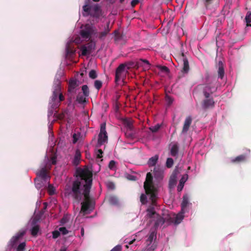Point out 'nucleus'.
<instances>
[{
  "mask_svg": "<svg viewBox=\"0 0 251 251\" xmlns=\"http://www.w3.org/2000/svg\"><path fill=\"white\" fill-rule=\"evenodd\" d=\"M77 179L72 183L69 195L77 203L81 202V212L86 213L94 209V202L90 196L92 186V173L88 168H77L75 172Z\"/></svg>",
  "mask_w": 251,
  "mask_h": 251,
  "instance_id": "f257e3e1",
  "label": "nucleus"
},
{
  "mask_svg": "<svg viewBox=\"0 0 251 251\" xmlns=\"http://www.w3.org/2000/svg\"><path fill=\"white\" fill-rule=\"evenodd\" d=\"M148 195H150V199L151 201V203L146 210V217L148 218H153V217L154 216V215L157 214L155 211V207L157 206L156 193H150Z\"/></svg>",
  "mask_w": 251,
  "mask_h": 251,
  "instance_id": "f03ea898",
  "label": "nucleus"
},
{
  "mask_svg": "<svg viewBox=\"0 0 251 251\" xmlns=\"http://www.w3.org/2000/svg\"><path fill=\"white\" fill-rule=\"evenodd\" d=\"M152 179L151 174L148 173L144 184V187L147 195H149L150 193H156V189L152 184Z\"/></svg>",
  "mask_w": 251,
  "mask_h": 251,
  "instance_id": "7ed1b4c3",
  "label": "nucleus"
},
{
  "mask_svg": "<svg viewBox=\"0 0 251 251\" xmlns=\"http://www.w3.org/2000/svg\"><path fill=\"white\" fill-rule=\"evenodd\" d=\"M200 87L205 98H208L210 95L217 90V88L210 83L201 85Z\"/></svg>",
  "mask_w": 251,
  "mask_h": 251,
  "instance_id": "20e7f679",
  "label": "nucleus"
},
{
  "mask_svg": "<svg viewBox=\"0 0 251 251\" xmlns=\"http://www.w3.org/2000/svg\"><path fill=\"white\" fill-rule=\"evenodd\" d=\"M108 139V136L106 131V125L103 123L100 126V132L98 136V144L100 146L105 143Z\"/></svg>",
  "mask_w": 251,
  "mask_h": 251,
  "instance_id": "39448f33",
  "label": "nucleus"
},
{
  "mask_svg": "<svg viewBox=\"0 0 251 251\" xmlns=\"http://www.w3.org/2000/svg\"><path fill=\"white\" fill-rule=\"evenodd\" d=\"M95 28L92 25L86 24L84 29L80 30V34L81 37L85 39H89L91 36L95 34Z\"/></svg>",
  "mask_w": 251,
  "mask_h": 251,
  "instance_id": "423d86ee",
  "label": "nucleus"
},
{
  "mask_svg": "<svg viewBox=\"0 0 251 251\" xmlns=\"http://www.w3.org/2000/svg\"><path fill=\"white\" fill-rule=\"evenodd\" d=\"M96 47L95 43L90 41L86 44L83 45L80 48L81 51V55L82 56H86L90 54L93 50H95Z\"/></svg>",
  "mask_w": 251,
  "mask_h": 251,
  "instance_id": "0eeeda50",
  "label": "nucleus"
},
{
  "mask_svg": "<svg viewBox=\"0 0 251 251\" xmlns=\"http://www.w3.org/2000/svg\"><path fill=\"white\" fill-rule=\"evenodd\" d=\"M126 64H121L116 69L115 73V82L116 83L125 77L126 74Z\"/></svg>",
  "mask_w": 251,
  "mask_h": 251,
  "instance_id": "6e6552de",
  "label": "nucleus"
},
{
  "mask_svg": "<svg viewBox=\"0 0 251 251\" xmlns=\"http://www.w3.org/2000/svg\"><path fill=\"white\" fill-rule=\"evenodd\" d=\"M201 106L203 109H207L213 108L215 106V101L212 98H205L202 101Z\"/></svg>",
  "mask_w": 251,
  "mask_h": 251,
  "instance_id": "1a4fd4ad",
  "label": "nucleus"
},
{
  "mask_svg": "<svg viewBox=\"0 0 251 251\" xmlns=\"http://www.w3.org/2000/svg\"><path fill=\"white\" fill-rule=\"evenodd\" d=\"M185 211H181L177 215H174L173 217H170L169 220L170 222L173 223L175 224H178L181 223L184 218V213Z\"/></svg>",
  "mask_w": 251,
  "mask_h": 251,
  "instance_id": "9d476101",
  "label": "nucleus"
},
{
  "mask_svg": "<svg viewBox=\"0 0 251 251\" xmlns=\"http://www.w3.org/2000/svg\"><path fill=\"white\" fill-rule=\"evenodd\" d=\"M152 221H154V227L157 228L159 226H162L165 222V219L160 216L158 214H156L153 217V218H150Z\"/></svg>",
  "mask_w": 251,
  "mask_h": 251,
  "instance_id": "9b49d317",
  "label": "nucleus"
},
{
  "mask_svg": "<svg viewBox=\"0 0 251 251\" xmlns=\"http://www.w3.org/2000/svg\"><path fill=\"white\" fill-rule=\"evenodd\" d=\"M59 94V93L53 92L52 95L51 97V101L50 102L52 109L57 108L60 105L59 104V101H58V96Z\"/></svg>",
  "mask_w": 251,
  "mask_h": 251,
  "instance_id": "f8f14e48",
  "label": "nucleus"
},
{
  "mask_svg": "<svg viewBox=\"0 0 251 251\" xmlns=\"http://www.w3.org/2000/svg\"><path fill=\"white\" fill-rule=\"evenodd\" d=\"M192 122V118L191 116H188L185 118L182 127V133H186L188 131Z\"/></svg>",
  "mask_w": 251,
  "mask_h": 251,
  "instance_id": "ddd939ff",
  "label": "nucleus"
},
{
  "mask_svg": "<svg viewBox=\"0 0 251 251\" xmlns=\"http://www.w3.org/2000/svg\"><path fill=\"white\" fill-rule=\"evenodd\" d=\"M153 173L155 177L158 179H162L163 177L164 170L162 168L158 167H155L154 168Z\"/></svg>",
  "mask_w": 251,
  "mask_h": 251,
  "instance_id": "4468645a",
  "label": "nucleus"
},
{
  "mask_svg": "<svg viewBox=\"0 0 251 251\" xmlns=\"http://www.w3.org/2000/svg\"><path fill=\"white\" fill-rule=\"evenodd\" d=\"M37 175L42 179L46 180L50 177L48 176V172L45 168H42L37 173Z\"/></svg>",
  "mask_w": 251,
  "mask_h": 251,
  "instance_id": "2eb2a0df",
  "label": "nucleus"
},
{
  "mask_svg": "<svg viewBox=\"0 0 251 251\" xmlns=\"http://www.w3.org/2000/svg\"><path fill=\"white\" fill-rule=\"evenodd\" d=\"M218 74L219 78L222 79L224 77L225 75V70L224 67V64L222 61H219L218 63Z\"/></svg>",
  "mask_w": 251,
  "mask_h": 251,
  "instance_id": "dca6fc26",
  "label": "nucleus"
},
{
  "mask_svg": "<svg viewBox=\"0 0 251 251\" xmlns=\"http://www.w3.org/2000/svg\"><path fill=\"white\" fill-rule=\"evenodd\" d=\"M183 56V66L182 68V72L184 73H187L189 70V65L187 59L185 57L183 53H182Z\"/></svg>",
  "mask_w": 251,
  "mask_h": 251,
  "instance_id": "f3484780",
  "label": "nucleus"
},
{
  "mask_svg": "<svg viewBox=\"0 0 251 251\" xmlns=\"http://www.w3.org/2000/svg\"><path fill=\"white\" fill-rule=\"evenodd\" d=\"M179 148L177 144H174L170 150V154L172 156L177 157L178 154Z\"/></svg>",
  "mask_w": 251,
  "mask_h": 251,
  "instance_id": "a211bd4d",
  "label": "nucleus"
},
{
  "mask_svg": "<svg viewBox=\"0 0 251 251\" xmlns=\"http://www.w3.org/2000/svg\"><path fill=\"white\" fill-rule=\"evenodd\" d=\"M246 159V155L245 154H241L231 160V162L233 163H239L245 161Z\"/></svg>",
  "mask_w": 251,
  "mask_h": 251,
  "instance_id": "6ab92c4d",
  "label": "nucleus"
},
{
  "mask_svg": "<svg viewBox=\"0 0 251 251\" xmlns=\"http://www.w3.org/2000/svg\"><path fill=\"white\" fill-rule=\"evenodd\" d=\"M110 30V29L109 28V23H108L107 24L106 27L105 28L104 30L99 33V38L100 40H103L109 33Z\"/></svg>",
  "mask_w": 251,
  "mask_h": 251,
  "instance_id": "aec40b11",
  "label": "nucleus"
},
{
  "mask_svg": "<svg viewBox=\"0 0 251 251\" xmlns=\"http://www.w3.org/2000/svg\"><path fill=\"white\" fill-rule=\"evenodd\" d=\"M189 203V197L187 195H184L183 196V200L181 204V211H185V208L188 205Z\"/></svg>",
  "mask_w": 251,
  "mask_h": 251,
  "instance_id": "412c9836",
  "label": "nucleus"
},
{
  "mask_svg": "<svg viewBox=\"0 0 251 251\" xmlns=\"http://www.w3.org/2000/svg\"><path fill=\"white\" fill-rule=\"evenodd\" d=\"M76 81L75 80H71L69 81L68 91L70 93L74 92L75 89L76 87Z\"/></svg>",
  "mask_w": 251,
  "mask_h": 251,
  "instance_id": "4be33fe9",
  "label": "nucleus"
},
{
  "mask_svg": "<svg viewBox=\"0 0 251 251\" xmlns=\"http://www.w3.org/2000/svg\"><path fill=\"white\" fill-rule=\"evenodd\" d=\"M80 158H81L80 152L78 150H77L75 151V155L73 161V163L74 165H75V166H77L79 163Z\"/></svg>",
  "mask_w": 251,
  "mask_h": 251,
  "instance_id": "5701e85b",
  "label": "nucleus"
},
{
  "mask_svg": "<svg viewBox=\"0 0 251 251\" xmlns=\"http://www.w3.org/2000/svg\"><path fill=\"white\" fill-rule=\"evenodd\" d=\"M176 183V175L175 173H173L170 176L169 179V187L170 188L174 187Z\"/></svg>",
  "mask_w": 251,
  "mask_h": 251,
  "instance_id": "b1692460",
  "label": "nucleus"
},
{
  "mask_svg": "<svg viewBox=\"0 0 251 251\" xmlns=\"http://www.w3.org/2000/svg\"><path fill=\"white\" fill-rule=\"evenodd\" d=\"M158 158L159 156L158 155H155L154 156H152L151 158H150L148 161V165L150 167L154 166L158 160Z\"/></svg>",
  "mask_w": 251,
  "mask_h": 251,
  "instance_id": "393cba45",
  "label": "nucleus"
},
{
  "mask_svg": "<svg viewBox=\"0 0 251 251\" xmlns=\"http://www.w3.org/2000/svg\"><path fill=\"white\" fill-rule=\"evenodd\" d=\"M61 91L60 81L57 79L54 80L53 85V91L55 93H59Z\"/></svg>",
  "mask_w": 251,
  "mask_h": 251,
  "instance_id": "a878e982",
  "label": "nucleus"
},
{
  "mask_svg": "<svg viewBox=\"0 0 251 251\" xmlns=\"http://www.w3.org/2000/svg\"><path fill=\"white\" fill-rule=\"evenodd\" d=\"M123 124L128 129L132 130L133 126H132V121L131 119H124L123 120Z\"/></svg>",
  "mask_w": 251,
  "mask_h": 251,
  "instance_id": "bb28decb",
  "label": "nucleus"
},
{
  "mask_svg": "<svg viewBox=\"0 0 251 251\" xmlns=\"http://www.w3.org/2000/svg\"><path fill=\"white\" fill-rule=\"evenodd\" d=\"M86 97L87 96H84L81 93H79L76 96V101L80 104L86 102Z\"/></svg>",
  "mask_w": 251,
  "mask_h": 251,
  "instance_id": "cd10ccee",
  "label": "nucleus"
},
{
  "mask_svg": "<svg viewBox=\"0 0 251 251\" xmlns=\"http://www.w3.org/2000/svg\"><path fill=\"white\" fill-rule=\"evenodd\" d=\"M39 229H40L39 226L35 225L31 229V234L34 237L36 236L39 231Z\"/></svg>",
  "mask_w": 251,
  "mask_h": 251,
  "instance_id": "c85d7f7f",
  "label": "nucleus"
},
{
  "mask_svg": "<svg viewBox=\"0 0 251 251\" xmlns=\"http://www.w3.org/2000/svg\"><path fill=\"white\" fill-rule=\"evenodd\" d=\"M154 237H156V234L154 232H151L147 240V244L148 245H150L152 242Z\"/></svg>",
  "mask_w": 251,
  "mask_h": 251,
  "instance_id": "c756f323",
  "label": "nucleus"
},
{
  "mask_svg": "<svg viewBox=\"0 0 251 251\" xmlns=\"http://www.w3.org/2000/svg\"><path fill=\"white\" fill-rule=\"evenodd\" d=\"M89 1V0H86L85 4L83 5L82 7L83 10L87 13L86 15H88L90 14V11L91 9V7L88 4Z\"/></svg>",
  "mask_w": 251,
  "mask_h": 251,
  "instance_id": "7c9ffc66",
  "label": "nucleus"
},
{
  "mask_svg": "<svg viewBox=\"0 0 251 251\" xmlns=\"http://www.w3.org/2000/svg\"><path fill=\"white\" fill-rule=\"evenodd\" d=\"M83 94L84 96L88 97L90 94L89 89L87 85H84L81 87Z\"/></svg>",
  "mask_w": 251,
  "mask_h": 251,
  "instance_id": "2f4dec72",
  "label": "nucleus"
},
{
  "mask_svg": "<svg viewBox=\"0 0 251 251\" xmlns=\"http://www.w3.org/2000/svg\"><path fill=\"white\" fill-rule=\"evenodd\" d=\"M25 231L18 233L17 235L12 238V240L14 243L17 242L21 238H22L25 234Z\"/></svg>",
  "mask_w": 251,
  "mask_h": 251,
  "instance_id": "473e14b6",
  "label": "nucleus"
},
{
  "mask_svg": "<svg viewBox=\"0 0 251 251\" xmlns=\"http://www.w3.org/2000/svg\"><path fill=\"white\" fill-rule=\"evenodd\" d=\"M98 76L97 72L94 70H91L89 73V77L93 79H96Z\"/></svg>",
  "mask_w": 251,
  "mask_h": 251,
  "instance_id": "72a5a7b5",
  "label": "nucleus"
},
{
  "mask_svg": "<svg viewBox=\"0 0 251 251\" xmlns=\"http://www.w3.org/2000/svg\"><path fill=\"white\" fill-rule=\"evenodd\" d=\"M245 20L248 26H251L249 24L251 22V12L248 11L245 17Z\"/></svg>",
  "mask_w": 251,
  "mask_h": 251,
  "instance_id": "f704fd0d",
  "label": "nucleus"
},
{
  "mask_svg": "<svg viewBox=\"0 0 251 251\" xmlns=\"http://www.w3.org/2000/svg\"><path fill=\"white\" fill-rule=\"evenodd\" d=\"M106 185L107 188L111 190H113L115 188V184L110 181H108L106 182Z\"/></svg>",
  "mask_w": 251,
  "mask_h": 251,
  "instance_id": "c9c22d12",
  "label": "nucleus"
},
{
  "mask_svg": "<svg viewBox=\"0 0 251 251\" xmlns=\"http://www.w3.org/2000/svg\"><path fill=\"white\" fill-rule=\"evenodd\" d=\"M66 53L68 55H72L75 53V50L69 45H67L66 49Z\"/></svg>",
  "mask_w": 251,
  "mask_h": 251,
  "instance_id": "e433bc0d",
  "label": "nucleus"
},
{
  "mask_svg": "<svg viewBox=\"0 0 251 251\" xmlns=\"http://www.w3.org/2000/svg\"><path fill=\"white\" fill-rule=\"evenodd\" d=\"M165 100L167 103V105L168 106H170L173 103L174 101V99L173 98H172L168 95H166Z\"/></svg>",
  "mask_w": 251,
  "mask_h": 251,
  "instance_id": "4c0bfd02",
  "label": "nucleus"
},
{
  "mask_svg": "<svg viewBox=\"0 0 251 251\" xmlns=\"http://www.w3.org/2000/svg\"><path fill=\"white\" fill-rule=\"evenodd\" d=\"M102 83L101 81L99 80H96L94 82V87L98 90H99L102 87Z\"/></svg>",
  "mask_w": 251,
  "mask_h": 251,
  "instance_id": "58836bf2",
  "label": "nucleus"
},
{
  "mask_svg": "<svg viewBox=\"0 0 251 251\" xmlns=\"http://www.w3.org/2000/svg\"><path fill=\"white\" fill-rule=\"evenodd\" d=\"M157 68L158 69H159V70L161 72H164L166 74H168L170 72L169 68L165 66H161V65H158V66H157Z\"/></svg>",
  "mask_w": 251,
  "mask_h": 251,
  "instance_id": "ea45409f",
  "label": "nucleus"
},
{
  "mask_svg": "<svg viewBox=\"0 0 251 251\" xmlns=\"http://www.w3.org/2000/svg\"><path fill=\"white\" fill-rule=\"evenodd\" d=\"M174 164V160L172 158H168L166 161V165L168 168H171Z\"/></svg>",
  "mask_w": 251,
  "mask_h": 251,
  "instance_id": "a19ab883",
  "label": "nucleus"
},
{
  "mask_svg": "<svg viewBox=\"0 0 251 251\" xmlns=\"http://www.w3.org/2000/svg\"><path fill=\"white\" fill-rule=\"evenodd\" d=\"M140 201L142 204H145L147 202V198L145 194H141L140 196Z\"/></svg>",
  "mask_w": 251,
  "mask_h": 251,
  "instance_id": "79ce46f5",
  "label": "nucleus"
},
{
  "mask_svg": "<svg viewBox=\"0 0 251 251\" xmlns=\"http://www.w3.org/2000/svg\"><path fill=\"white\" fill-rule=\"evenodd\" d=\"M184 182H185V181H184L183 179V178H182L180 180L179 184L177 186V191L178 192H180L182 190L183 186H184Z\"/></svg>",
  "mask_w": 251,
  "mask_h": 251,
  "instance_id": "37998d69",
  "label": "nucleus"
},
{
  "mask_svg": "<svg viewBox=\"0 0 251 251\" xmlns=\"http://www.w3.org/2000/svg\"><path fill=\"white\" fill-rule=\"evenodd\" d=\"M160 128V125L157 124L154 126L150 127V130L152 132H156Z\"/></svg>",
  "mask_w": 251,
  "mask_h": 251,
  "instance_id": "c03bdc74",
  "label": "nucleus"
},
{
  "mask_svg": "<svg viewBox=\"0 0 251 251\" xmlns=\"http://www.w3.org/2000/svg\"><path fill=\"white\" fill-rule=\"evenodd\" d=\"M25 247V243L23 242L19 245L17 247V251H23Z\"/></svg>",
  "mask_w": 251,
  "mask_h": 251,
  "instance_id": "a18cd8bd",
  "label": "nucleus"
},
{
  "mask_svg": "<svg viewBox=\"0 0 251 251\" xmlns=\"http://www.w3.org/2000/svg\"><path fill=\"white\" fill-rule=\"evenodd\" d=\"M35 183L36 187L38 189L41 188L43 186L42 183L40 182V180L37 178L35 179Z\"/></svg>",
  "mask_w": 251,
  "mask_h": 251,
  "instance_id": "49530a36",
  "label": "nucleus"
},
{
  "mask_svg": "<svg viewBox=\"0 0 251 251\" xmlns=\"http://www.w3.org/2000/svg\"><path fill=\"white\" fill-rule=\"evenodd\" d=\"M59 232H61L63 235H66L68 233V230L65 227H61L59 228Z\"/></svg>",
  "mask_w": 251,
  "mask_h": 251,
  "instance_id": "de8ad7c7",
  "label": "nucleus"
},
{
  "mask_svg": "<svg viewBox=\"0 0 251 251\" xmlns=\"http://www.w3.org/2000/svg\"><path fill=\"white\" fill-rule=\"evenodd\" d=\"M115 34V40L116 41H119L121 39V35L119 32H118L117 31L115 30L114 31Z\"/></svg>",
  "mask_w": 251,
  "mask_h": 251,
  "instance_id": "09e8293b",
  "label": "nucleus"
},
{
  "mask_svg": "<svg viewBox=\"0 0 251 251\" xmlns=\"http://www.w3.org/2000/svg\"><path fill=\"white\" fill-rule=\"evenodd\" d=\"M116 162L114 160H111L108 165V167L110 170H113L115 166Z\"/></svg>",
  "mask_w": 251,
  "mask_h": 251,
  "instance_id": "8fccbe9b",
  "label": "nucleus"
},
{
  "mask_svg": "<svg viewBox=\"0 0 251 251\" xmlns=\"http://www.w3.org/2000/svg\"><path fill=\"white\" fill-rule=\"evenodd\" d=\"M60 235V233L59 230H54L52 232V237L54 239L58 238Z\"/></svg>",
  "mask_w": 251,
  "mask_h": 251,
  "instance_id": "3c124183",
  "label": "nucleus"
},
{
  "mask_svg": "<svg viewBox=\"0 0 251 251\" xmlns=\"http://www.w3.org/2000/svg\"><path fill=\"white\" fill-rule=\"evenodd\" d=\"M122 247L120 245H118L114 247L110 251H122Z\"/></svg>",
  "mask_w": 251,
  "mask_h": 251,
  "instance_id": "603ef678",
  "label": "nucleus"
},
{
  "mask_svg": "<svg viewBox=\"0 0 251 251\" xmlns=\"http://www.w3.org/2000/svg\"><path fill=\"white\" fill-rule=\"evenodd\" d=\"M142 62L145 63H146V64H147V65L149 66V67H150V64L149 62L147 60H146V59H141L139 60V61H138V62H137V64H138V65H141V63H142Z\"/></svg>",
  "mask_w": 251,
  "mask_h": 251,
  "instance_id": "864d4df0",
  "label": "nucleus"
},
{
  "mask_svg": "<svg viewBox=\"0 0 251 251\" xmlns=\"http://www.w3.org/2000/svg\"><path fill=\"white\" fill-rule=\"evenodd\" d=\"M126 177L127 179L130 180H135L136 179V177L135 176L130 174H127L126 175Z\"/></svg>",
  "mask_w": 251,
  "mask_h": 251,
  "instance_id": "5fc2aeb1",
  "label": "nucleus"
},
{
  "mask_svg": "<svg viewBox=\"0 0 251 251\" xmlns=\"http://www.w3.org/2000/svg\"><path fill=\"white\" fill-rule=\"evenodd\" d=\"M64 100V97L63 95V94L60 92L59 94H58V101H59V103H60V102Z\"/></svg>",
  "mask_w": 251,
  "mask_h": 251,
  "instance_id": "6e6d98bb",
  "label": "nucleus"
},
{
  "mask_svg": "<svg viewBox=\"0 0 251 251\" xmlns=\"http://www.w3.org/2000/svg\"><path fill=\"white\" fill-rule=\"evenodd\" d=\"M98 153L97 154V157L98 158H101L102 157V154L103 153V151L102 150L99 149L98 150Z\"/></svg>",
  "mask_w": 251,
  "mask_h": 251,
  "instance_id": "4d7b16f0",
  "label": "nucleus"
},
{
  "mask_svg": "<svg viewBox=\"0 0 251 251\" xmlns=\"http://www.w3.org/2000/svg\"><path fill=\"white\" fill-rule=\"evenodd\" d=\"M139 2V0H132L131 2V5L132 7H134Z\"/></svg>",
  "mask_w": 251,
  "mask_h": 251,
  "instance_id": "13d9d810",
  "label": "nucleus"
},
{
  "mask_svg": "<svg viewBox=\"0 0 251 251\" xmlns=\"http://www.w3.org/2000/svg\"><path fill=\"white\" fill-rule=\"evenodd\" d=\"M213 0H205L204 4L206 8H208L209 4H210Z\"/></svg>",
  "mask_w": 251,
  "mask_h": 251,
  "instance_id": "bf43d9fd",
  "label": "nucleus"
},
{
  "mask_svg": "<svg viewBox=\"0 0 251 251\" xmlns=\"http://www.w3.org/2000/svg\"><path fill=\"white\" fill-rule=\"evenodd\" d=\"M110 201L111 202L113 201V203H117V199L116 198L114 197H110Z\"/></svg>",
  "mask_w": 251,
  "mask_h": 251,
  "instance_id": "052dcab7",
  "label": "nucleus"
},
{
  "mask_svg": "<svg viewBox=\"0 0 251 251\" xmlns=\"http://www.w3.org/2000/svg\"><path fill=\"white\" fill-rule=\"evenodd\" d=\"M73 143H75L77 141L76 135L75 134H74L73 136Z\"/></svg>",
  "mask_w": 251,
  "mask_h": 251,
  "instance_id": "680f3d73",
  "label": "nucleus"
},
{
  "mask_svg": "<svg viewBox=\"0 0 251 251\" xmlns=\"http://www.w3.org/2000/svg\"><path fill=\"white\" fill-rule=\"evenodd\" d=\"M100 9V7L98 5H95L94 7V10L95 11V12H97L98 11H99Z\"/></svg>",
  "mask_w": 251,
  "mask_h": 251,
  "instance_id": "e2e57ef3",
  "label": "nucleus"
},
{
  "mask_svg": "<svg viewBox=\"0 0 251 251\" xmlns=\"http://www.w3.org/2000/svg\"><path fill=\"white\" fill-rule=\"evenodd\" d=\"M49 193L50 195H52L54 194V190H53V188L52 187L51 189L50 188L49 189Z\"/></svg>",
  "mask_w": 251,
  "mask_h": 251,
  "instance_id": "0e129e2a",
  "label": "nucleus"
},
{
  "mask_svg": "<svg viewBox=\"0 0 251 251\" xmlns=\"http://www.w3.org/2000/svg\"><path fill=\"white\" fill-rule=\"evenodd\" d=\"M59 251H67V248L65 246L62 247Z\"/></svg>",
  "mask_w": 251,
  "mask_h": 251,
  "instance_id": "69168bd1",
  "label": "nucleus"
},
{
  "mask_svg": "<svg viewBox=\"0 0 251 251\" xmlns=\"http://www.w3.org/2000/svg\"><path fill=\"white\" fill-rule=\"evenodd\" d=\"M66 219L65 218H63L61 220V224H64L66 223Z\"/></svg>",
  "mask_w": 251,
  "mask_h": 251,
  "instance_id": "338daca9",
  "label": "nucleus"
},
{
  "mask_svg": "<svg viewBox=\"0 0 251 251\" xmlns=\"http://www.w3.org/2000/svg\"><path fill=\"white\" fill-rule=\"evenodd\" d=\"M52 164H56V158L55 157H53L52 158Z\"/></svg>",
  "mask_w": 251,
  "mask_h": 251,
  "instance_id": "774afa93",
  "label": "nucleus"
}]
</instances>
